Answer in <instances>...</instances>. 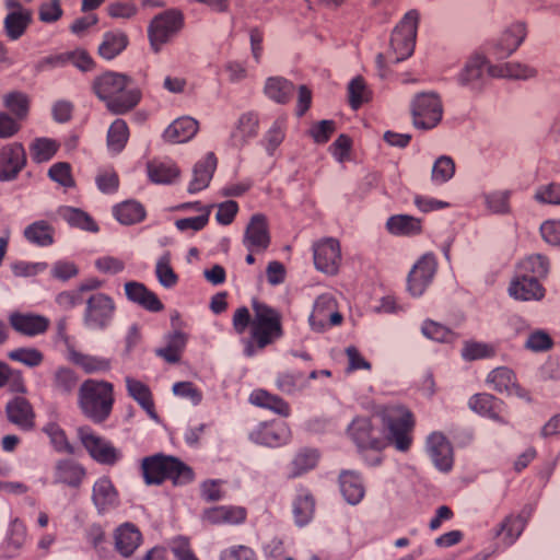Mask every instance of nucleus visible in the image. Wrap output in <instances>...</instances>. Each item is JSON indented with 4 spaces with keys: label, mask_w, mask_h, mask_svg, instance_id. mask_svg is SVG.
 Wrapping results in <instances>:
<instances>
[{
    "label": "nucleus",
    "mask_w": 560,
    "mask_h": 560,
    "mask_svg": "<svg viewBox=\"0 0 560 560\" xmlns=\"http://www.w3.org/2000/svg\"><path fill=\"white\" fill-rule=\"evenodd\" d=\"M277 388L287 395H294L302 392L308 385L303 373H281L276 381Z\"/></svg>",
    "instance_id": "nucleus-56"
},
{
    "label": "nucleus",
    "mask_w": 560,
    "mask_h": 560,
    "mask_svg": "<svg viewBox=\"0 0 560 560\" xmlns=\"http://www.w3.org/2000/svg\"><path fill=\"white\" fill-rule=\"evenodd\" d=\"M489 63L487 57L481 52H472L465 61L460 71L456 74V83L474 93H479L486 85Z\"/></svg>",
    "instance_id": "nucleus-9"
},
{
    "label": "nucleus",
    "mask_w": 560,
    "mask_h": 560,
    "mask_svg": "<svg viewBox=\"0 0 560 560\" xmlns=\"http://www.w3.org/2000/svg\"><path fill=\"white\" fill-rule=\"evenodd\" d=\"M26 165V152L19 142H12L0 149V182L14 180Z\"/></svg>",
    "instance_id": "nucleus-16"
},
{
    "label": "nucleus",
    "mask_w": 560,
    "mask_h": 560,
    "mask_svg": "<svg viewBox=\"0 0 560 560\" xmlns=\"http://www.w3.org/2000/svg\"><path fill=\"white\" fill-rule=\"evenodd\" d=\"M95 94L106 102L115 114H125L132 109L141 98V92L130 86V79L121 73L105 72L93 82Z\"/></svg>",
    "instance_id": "nucleus-3"
},
{
    "label": "nucleus",
    "mask_w": 560,
    "mask_h": 560,
    "mask_svg": "<svg viewBox=\"0 0 560 560\" xmlns=\"http://www.w3.org/2000/svg\"><path fill=\"white\" fill-rule=\"evenodd\" d=\"M184 15L176 9L166 10L155 15L148 26L150 46L154 52L170 43L183 28Z\"/></svg>",
    "instance_id": "nucleus-7"
},
{
    "label": "nucleus",
    "mask_w": 560,
    "mask_h": 560,
    "mask_svg": "<svg viewBox=\"0 0 560 560\" xmlns=\"http://www.w3.org/2000/svg\"><path fill=\"white\" fill-rule=\"evenodd\" d=\"M3 105L16 119H24L28 113L30 100L25 93L13 91L3 96Z\"/></svg>",
    "instance_id": "nucleus-59"
},
{
    "label": "nucleus",
    "mask_w": 560,
    "mask_h": 560,
    "mask_svg": "<svg viewBox=\"0 0 560 560\" xmlns=\"http://www.w3.org/2000/svg\"><path fill=\"white\" fill-rule=\"evenodd\" d=\"M125 293L129 301L139 304L147 311L156 313L164 308L156 294L150 291L143 283L129 281L125 283Z\"/></svg>",
    "instance_id": "nucleus-26"
},
{
    "label": "nucleus",
    "mask_w": 560,
    "mask_h": 560,
    "mask_svg": "<svg viewBox=\"0 0 560 560\" xmlns=\"http://www.w3.org/2000/svg\"><path fill=\"white\" fill-rule=\"evenodd\" d=\"M115 313L113 299L105 293H93L88 300L83 314L85 327L92 330H103L112 322Z\"/></svg>",
    "instance_id": "nucleus-10"
},
{
    "label": "nucleus",
    "mask_w": 560,
    "mask_h": 560,
    "mask_svg": "<svg viewBox=\"0 0 560 560\" xmlns=\"http://www.w3.org/2000/svg\"><path fill=\"white\" fill-rule=\"evenodd\" d=\"M386 230L395 236L413 237L423 230V221L409 214H394L386 221Z\"/></svg>",
    "instance_id": "nucleus-28"
},
{
    "label": "nucleus",
    "mask_w": 560,
    "mask_h": 560,
    "mask_svg": "<svg viewBox=\"0 0 560 560\" xmlns=\"http://www.w3.org/2000/svg\"><path fill=\"white\" fill-rule=\"evenodd\" d=\"M180 208H183V209L194 208L197 211H199L200 214H198L196 217H191V218H184V219L176 220L175 226L178 231L186 232L188 230H191L194 232H198V231L202 230L208 224L209 217H210V207H205L200 202H195V203L182 205Z\"/></svg>",
    "instance_id": "nucleus-48"
},
{
    "label": "nucleus",
    "mask_w": 560,
    "mask_h": 560,
    "mask_svg": "<svg viewBox=\"0 0 560 560\" xmlns=\"http://www.w3.org/2000/svg\"><path fill=\"white\" fill-rule=\"evenodd\" d=\"M86 476L85 468L73 459H61L54 469V482L79 488Z\"/></svg>",
    "instance_id": "nucleus-25"
},
{
    "label": "nucleus",
    "mask_w": 560,
    "mask_h": 560,
    "mask_svg": "<svg viewBox=\"0 0 560 560\" xmlns=\"http://www.w3.org/2000/svg\"><path fill=\"white\" fill-rule=\"evenodd\" d=\"M412 124L417 129L435 128L443 118V103L439 94L425 92L417 94L411 101Z\"/></svg>",
    "instance_id": "nucleus-8"
},
{
    "label": "nucleus",
    "mask_w": 560,
    "mask_h": 560,
    "mask_svg": "<svg viewBox=\"0 0 560 560\" xmlns=\"http://www.w3.org/2000/svg\"><path fill=\"white\" fill-rule=\"evenodd\" d=\"M419 18L420 15L417 10H410L394 28L389 47L395 62L402 61L412 55L416 46Z\"/></svg>",
    "instance_id": "nucleus-6"
},
{
    "label": "nucleus",
    "mask_w": 560,
    "mask_h": 560,
    "mask_svg": "<svg viewBox=\"0 0 560 560\" xmlns=\"http://www.w3.org/2000/svg\"><path fill=\"white\" fill-rule=\"evenodd\" d=\"M491 78L522 79L526 80L536 75V70L520 62H506L488 67Z\"/></svg>",
    "instance_id": "nucleus-44"
},
{
    "label": "nucleus",
    "mask_w": 560,
    "mask_h": 560,
    "mask_svg": "<svg viewBox=\"0 0 560 560\" xmlns=\"http://www.w3.org/2000/svg\"><path fill=\"white\" fill-rule=\"evenodd\" d=\"M315 512V500L307 490H301L293 501V515L298 526L311 522Z\"/></svg>",
    "instance_id": "nucleus-50"
},
{
    "label": "nucleus",
    "mask_w": 560,
    "mask_h": 560,
    "mask_svg": "<svg viewBox=\"0 0 560 560\" xmlns=\"http://www.w3.org/2000/svg\"><path fill=\"white\" fill-rule=\"evenodd\" d=\"M114 217L125 225H132L145 218L144 207L135 200L124 201L113 209Z\"/></svg>",
    "instance_id": "nucleus-49"
},
{
    "label": "nucleus",
    "mask_w": 560,
    "mask_h": 560,
    "mask_svg": "<svg viewBox=\"0 0 560 560\" xmlns=\"http://www.w3.org/2000/svg\"><path fill=\"white\" fill-rule=\"evenodd\" d=\"M10 324L20 334L37 336L47 330L49 319L36 314L14 313L10 316Z\"/></svg>",
    "instance_id": "nucleus-29"
},
{
    "label": "nucleus",
    "mask_w": 560,
    "mask_h": 560,
    "mask_svg": "<svg viewBox=\"0 0 560 560\" xmlns=\"http://www.w3.org/2000/svg\"><path fill=\"white\" fill-rule=\"evenodd\" d=\"M469 408L486 418L500 424H509V417L505 404L487 393L476 394L469 398Z\"/></svg>",
    "instance_id": "nucleus-19"
},
{
    "label": "nucleus",
    "mask_w": 560,
    "mask_h": 560,
    "mask_svg": "<svg viewBox=\"0 0 560 560\" xmlns=\"http://www.w3.org/2000/svg\"><path fill=\"white\" fill-rule=\"evenodd\" d=\"M550 270L549 259L541 254H533L522 259L516 267L515 272L535 278L540 281L545 279Z\"/></svg>",
    "instance_id": "nucleus-39"
},
{
    "label": "nucleus",
    "mask_w": 560,
    "mask_h": 560,
    "mask_svg": "<svg viewBox=\"0 0 560 560\" xmlns=\"http://www.w3.org/2000/svg\"><path fill=\"white\" fill-rule=\"evenodd\" d=\"M43 432L48 435L55 450L59 453H73V447L68 442L65 431L55 422L44 425Z\"/></svg>",
    "instance_id": "nucleus-63"
},
{
    "label": "nucleus",
    "mask_w": 560,
    "mask_h": 560,
    "mask_svg": "<svg viewBox=\"0 0 560 560\" xmlns=\"http://www.w3.org/2000/svg\"><path fill=\"white\" fill-rule=\"evenodd\" d=\"M114 541L117 552L128 558L140 547L142 534L135 524L126 522L115 529Z\"/></svg>",
    "instance_id": "nucleus-22"
},
{
    "label": "nucleus",
    "mask_w": 560,
    "mask_h": 560,
    "mask_svg": "<svg viewBox=\"0 0 560 560\" xmlns=\"http://www.w3.org/2000/svg\"><path fill=\"white\" fill-rule=\"evenodd\" d=\"M187 342V336L182 331H174L166 337V346L156 350V355L168 363H177L180 360Z\"/></svg>",
    "instance_id": "nucleus-51"
},
{
    "label": "nucleus",
    "mask_w": 560,
    "mask_h": 560,
    "mask_svg": "<svg viewBox=\"0 0 560 560\" xmlns=\"http://www.w3.org/2000/svg\"><path fill=\"white\" fill-rule=\"evenodd\" d=\"M287 120L283 117L277 118L264 137L265 148L269 155H272L285 138Z\"/></svg>",
    "instance_id": "nucleus-58"
},
{
    "label": "nucleus",
    "mask_w": 560,
    "mask_h": 560,
    "mask_svg": "<svg viewBox=\"0 0 560 560\" xmlns=\"http://www.w3.org/2000/svg\"><path fill=\"white\" fill-rule=\"evenodd\" d=\"M141 470L147 485H161L168 479L175 486H184L195 478L191 467L174 456L163 454L144 457Z\"/></svg>",
    "instance_id": "nucleus-4"
},
{
    "label": "nucleus",
    "mask_w": 560,
    "mask_h": 560,
    "mask_svg": "<svg viewBox=\"0 0 560 560\" xmlns=\"http://www.w3.org/2000/svg\"><path fill=\"white\" fill-rule=\"evenodd\" d=\"M8 419L23 430L34 425V412L31 404L23 397H15L5 408Z\"/></svg>",
    "instance_id": "nucleus-33"
},
{
    "label": "nucleus",
    "mask_w": 560,
    "mask_h": 560,
    "mask_svg": "<svg viewBox=\"0 0 560 560\" xmlns=\"http://www.w3.org/2000/svg\"><path fill=\"white\" fill-rule=\"evenodd\" d=\"M349 104L358 109L364 103L372 100V91L361 75L353 78L348 84Z\"/></svg>",
    "instance_id": "nucleus-54"
},
{
    "label": "nucleus",
    "mask_w": 560,
    "mask_h": 560,
    "mask_svg": "<svg viewBox=\"0 0 560 560\" xmlns=\"http://www.w3.org/2000/svg\"><path fill=\"white\" fill-rule=\"evenodd\" d=\"M78 384L75 372L69 368L60 366L54 373L52 387L63 394L71 393Z\"/></svg>",
    "instance_id": "nucleus-61"
},
{
    "label": "nucleus",
    "mask_w": 560,
    "mask_h": 560,
    "mask_svg": "<svg viewBox=\"0 0 560 560\" xmlns=\"http://www.w3.org/2000/svg\"><path fill=\"white\" fill-rule=\"evenodd\" d=\"M217 158L212 152H208L195 164L192 168V178L188 185V191L190 194L199 192L209 186L217 168Z\"/></svg>",
    "instance_id": "nucleus-24"
},
{
    "label": "nucleus",
    "mask_w": 560,
    "mask_h": 560,
    "mask_svg": "<svg viewBox=\"0 0 560 560\" xmlns=\"http://www.w3.org/2000/svg\"><path fill=\"white\" fill-rule=\"evenodd\" d=\"M487 383L499 393L523 396V389L518 386L514 372L509 368L500 366L492 370L487 376Z\"/></svg>",
    "instance_id": "nucleus-31"
},
{
    "label": "nucleus",
    "mask_w": 560,
    "mask_h": 560,
    "mask_svg": "<svg viewBox=\"0 0 560 560\" xmlns=\"http://www.w3.org/2000/svg\"><path fill=\"white\" fill-rule=\"evenodd\" d=\"M436 271L433 254H424L413 266L408 276V290L413 296H420L431 283Z\"/></svg>",
    "instance_id": "nucleus-18"
},
{
    "label": "nucleus",
    "mask_w": 560,
    "mask_h": 560,
    "mask_svg": "<svg viewBox=\"0 0 560 560\" xmlns=\"http://www.w3.org/2000/svg\"><path fill=\"white\" fill-rule=\"evenodd\" d=\"M27 529L19 517L11 520L4 540L0 546V556L14 558L19 556L26 542Z\"/></svg>",
    "instance_id": "nucleus-23"
},
{
    "label": "nucleus",
    "mask_w": 560,
    "mask_h": 560,
    "mask_svg": "<svg viewBox=\"0 0 560 560\" xmlns=\"http://www.w3.org/2000/svg\"><path fill=\"white\" fill-rule=\"evenodd\" d=\"M308 320L312 329L318 332L341 324L342 316L337 311L336 300L330 293L320 294L315 300Z\"/></svg>",
    "instance_id": "nucleus-13"
},
{
    "label": "nucleus",
    "mask_w": 560,
    "mask_h": 560,
    "mask_svg": "<svg viewBox=\"0 0 560 560\" xmlns=\"http://www.w3.org/2000/svg\"><path fill=\"white\" fill-rule=\"evenodd\" d=\"M424 337L438 342H453L456 335L447 327L433 320H424L421 326Z\"/></svg>",
    "instance_id": "nucleus-60"
},
{
    "label": "nucleus",
    "mask_w": 560,
    "mask_h": 560,
    "mask_svg": "<svg viewBox=\"0 0 560 560\" xmlns=\"http://www.w3.org/2000/svg\"><path fill=\"white\" fill-rule=\"evenodd\" d=\"M249 438L257 444L278 447L290 441L291 430L288 423L281 420L265 422L254 429Z\"/></svg>",
    "instance_id": "nucleus-17"
},
{
    "label": "nucleus",
    "mask_w": 560,
    "mask_h": 560,
    "mask_svg": "<svg viewBox=\"0 0 560 560\" xmlns=\"http://www.w3.org/2000/svg\"><path fill=\"white\" fill-rule=\"evenodd\" d=\"M527 36V28L525 23L515 22L508 26L502 33L498 42V50L500 56H510L524 42Z\"/></svg>",
    "instance_id": "nucleus-34"
},
{
    "label": "nucleus",
    "mask_w": 560,
    "mask_h": 560,
    "mask_svg": "<svg viewBox=\"0 0 560 560\" xmlns=\"http://www.w3.org/2000/svg\"><path fill=\"white\" fill-rule=\"evenodd\" d=\"M125 382L128 395L133 398L143 410H145L151 419L156 420L158 415L155 412L154 401L149 386L130 376H127Z\"/></svg>",
    "instance_id": "nucleus-36"
},
{
    "label": "nucleus",
    "mask_w": 560,
    "mask_h": 560,
    "mask_svg": "<svg viewBox=\"0 0 560 560\" xmlns=\"http://www.w3.org/2000/svg\"><path fill=\"white\" fill-rule=\"evenodd\" d=\"M495 354V348L486 342L467 341L462 349V357L466 361L491 358Z\"/></svg>",
    "instance_id": "nucleus-62"
},
{
    "label": "nucleus",
    "mask_w": 560,
    "mask_h": 560,
    "mask_svg": "<svg viewBox=\"0 0 560 560\" xmlns=\"http://www.w3.org/2000/svg\"><path fill=\"white\" fill-rule=\"evenodd\" d=\"M246 517V509L235 505L214 506L203 513V520L213 525H237L244 523Z\"/></svg>",
    "instance_id": "nucleus-27"
},
{
    "label": "nucleus",
    "mask_w": 560,
    "mask_h": 560,
    "mask_svg": "<svg viewBox=\"0 0 560 560\" xmlns=\"http://www.w3.org/2000/svg\"><path fill=\"white\" fill-rule=\"evenodd\" d=\"M155 275L164 288H173L178 282V277L171 266V258L168 254L163 255L156 262Z\"/></svg>",
    "instance_id": "nucleus-64"
},
{
    "label": "nucleus",
    "mask_w": 560,
    "mask_h": 560,
    "mask_svg": "<svg viewBox=\"0 0 560 560\" xmlns=\"http://www.w3.org/2000/svg\"><path fill=\"white\" fill-rule=\"evenodd\" d=\"M509 294L518 301H539L545 296V288L535 278L515 272L509 285Z\"/></svg>",
    "instance_id": "nucleus-21"
},
{
    "label": "nucleus",
    "mask_w": 560,
    "mask_h": 560,
    "mask_svg": "<svg viewBox=\"0 0 560 560\" xmlns=\"http://www.w3.org/2000/svg\"><path fill=\"white\" fill-rule=\"evenodd\" d=\"M415 420L412 413L400 405L384 406L373 418L357 417L348 425V434L360 451L381 452L393 445L407 452L412 444Z\"/></svg>",
    "instance_id": "nucleus-1"
},
{
    "label": "nucleus",
    "mask_w": 560,
    "mask_h": 560,
    "mask_svg": "<svg viewBox=\"0 0 560 560\" xmlns=\"http://www.w3.org/2000/svg\"><path fill=\"white\" fill-rule=\"evenodd\" d=\"M455 174V162L448 155H441L432 166L431 180L434 185H443L451 180Z\"/></svg>",
    "instance_id": "nucleus-57"
},
{
    "label": "nucleus",
    "mask_w": 560,
    "mask_h": 560,
    "mask_svg": "<svg viewBox=\"0 0 560 560\" xmlns=\"http://www.w3.org/2000/svg\"><path fill=\"white\" fill-rule=\"evenodd\" d=\"M258 132V117L255 113L241 115L235 128L231 133V142L234 147L241 148L247 141L256 137Z\"/></svg>",
    "instance_id": "nucleus-38"
},
{
    "label": "nucleus",
    "mask_w": 560,
    "mask_h": 560,
    "mask_svg": "<svg viewBox=\"0 0 560 560\" xmlns=\"http://www.w3.org/2000/svg\"><path fill=\"white\" fill-rule=\"evenodd\" d=\"M512 190H493L482 195L486 209L493 214H509L511 212L510 199Z\"/></svg>",
    "instance_id": "nucleus-52"
},
{
    "label": "nucleus",
    "mask_w": 560,
    "mask_h": 560,
    "mask_svg": "<svg viewBox=\"0 0 560 560\" xmlns=\"http://www.w3.org/2000/svg\"><path fill=\"white\" fill-rule=\"evenodd\" d=\"M264 92L271 101L285 104L293 95L294 84L282 77H270L266 80Z\"/></svg>",
    "instance_id": "nucleus-43"
},
{
    "label": "nucleus",
    "mask_w": 560,
    "mask_h": 560,
    "mask_svg": "<svg viewBox=\"0 0 560 560\" xmlns=\"http://www.w3.org/2000/svg\"><path fill=\"white\" fill-rule=\"evenodd\" d=\"M526 526V518L522 515H509L495 530L497 537H502L503 544L509 547L513 545L523 533Z\"/></svg>",
    "instance_id": "nucleus-47"
},
{
    "label": "nucleus",
    "mask_w": 560,
    "mask_h": 560,
    "mask_svg": "<svg viewBox=\"0 0 560 560\" xmlns=\"http://www.w3.org/2000/svg\"><path fill=\"white\" fill-rule=\"evenodd\" d=\"M254 315L246 306L236 308L232 325L237 335H243L249 328V337L243 338L244 354L248 358L275 343L283 336L282 316L276 308L258 302L252 303Z\"/></svg>",
    "instance_id": "nucleus-2"
},
{
    "label": "nucleus",
    "mask_w": 560,
    "mask_h": 560,
    "mask_svg": "<svg viewBox=\"0 0 560 560\" xmlns=\"http://www.w3.org/2000/svg\"><path fill=\"white\" fill-rule=\"evenodd\" d=\"M199 129L196 119L184 116L175 119L163 132V138L173 143H184L192 139Z\"/></svg>",
    "instance_id": "nucleus-30"
},
{
    "label": "nucleus",
    "mask_w": 560,
    "mask_h": 560,
    "mask_svg": "<svg viewBox=\"0 0 560 560\" xmlns=\"http://www.w3.org/2000/svg\"><path fill=\"white\" fill-rule=\"evenodd\" d=\"M243 245L250 253H264L270 245L271 237L267 217L255 213L250 217L243 235Z\"/></svg>",
    "instance_id": "nucleus-15"
},
{
    "label": "nucleus",
    "mask_w": 560,
    "mask_h": 560,
    "mask_svg": "<svg viewBox=\"0 0 560 560\" xmlns=\"http://www.w3.org/2000/svg\"><path fill=\"white\" fill-rule=\"evenodd\" d=\"M315 268L328 276H335L341 265L340 243L334 237H325L313 244Z\"/></svg>",
    "instance_id": "nucleus-12"
},
{
    "label": "nucleus",
    "mask_w": 560,
    "mask_h": 560,
    "mask_svg": "<svg viewBox=\"0 0 560 560\" xmlns=\"http://www.w3.org/2000/svg\"><path fill=\"white\" fill-rule=\"evenodd\" d=\"M78 436L90 456L102 465H115L121 458V453L109 441L97 435L91 428L78 429Z\"/></svg>",
    "instance_id": "nucleus-11"
},
{
    "label": "nucleus",
    "mask_w": 560,
    "mask_h": 560,
    "mask_svg": "<svg viewBox=\"0 0 560 560\" xmlns=\"http://www.w3.org/2000/svg\"><path fill=\"white\" fill-rule=\"evenodd\" d=\"M425 448L432 463L440 471L447 472L452 469L454 464L453 447L443 433H431L427 439Z\"/></svg>",
    "instance_id": "nucleus-20"
},
{
    "label": "nucleus",
    "mask_w": 560,
    "mask_h": 560,
    "mask_svg": "<svg viewBox=\"0 0 560 560\" xmlns=\"http://www.w3.org/2000/svg\"><path fill=\"white\" fill-rule=\"evenodd\" d=\"M147 172L150 180L155 184H173L180 175V170L170 159H154L147 165Z\"/></svg>",
    "instance_id": "nucleus-32"
},
{
    "label": "nucleus",
    "mask_w": 560,
    "mask_h": 560,
    "mask_svg": "<svg viewBox=\"0 0 560 560\" xmlns=\"http://www.w3.org/2000/svg\"><path fill=\"white\" fill-rule=\"evenodd\" d=\"M91 501L97 514L102 516L119 508V491L108 476H102L94 481Z\"/></svg>",
    "instance_id": "nucleus-14"
},
{
    "label": "nucleus",
    "mask_w": 560,
    "mask_h": 560,
    "mask_svg": "<svg viewBox=\"0 0 560 560\" xmlns=\"http://www.w3.org/2000/svg\"><path fill=\"white\" fill-rule=\"evenodd\" d=\"M128 36L120 31L106 32L98 46V54L106 60H112L120 55L128 46Z\"/></svg>",
    "instance_id": "nucleus-42"
},
{
    "label": "nucleus",
    "mask_w": 560,
    "mask_h": 560,
    "mask_svg": "<svg viewBox=\"0 0 560 560\" xmlns=\"http://www.w3.org/2000/svg\"><path fill=\"white\" fill-rule=\"evenodd\" d=\"M57 213L72 228H78L89 232L98 231L96 222L81 209L63 206L58 208Z\"/></svg>",
    "instance_id": "nucleus-45"
},
{
    "label": "nucleus",
    "mask_w": 560,
    "mask_h": 560,
    "mask_svg": "<svg viewBox=\"0 0 560 560\" xmlns=\"http://www.w3.org/2000/svg\"><path fill=\"white\" fill-rule=\"evenodd\" d=\"M249 401L255 406L272 410L283 417H288L290 415V406L287 401L264 389L254 390L249 396Z\"/></svg>",
    "instance_id": "nucleus-46"
},
{
    "label": "nucleus",
    "mask_w": 560,
    "mask_h": 560,
    "mask_svg": "<svg viewBox=\"0 0 560 560\" xmlns=\"http://www.w3.org/2000/svg\"><path fill=\"white\" fill-rule=\"evenodd\" d=\"M129 138L127 122L122 119H116L107 132V147L110 152L119 153L125 148Z\"/></svg>",
    "instance_id": "nucleus-53"
},
{
    "label": "nucleus",
    "mask_w": 560,
    "mask_h": 560,
    "mask_svg": "<svg viewBox=\"0 0 560 560\" xmlns=\"http://www.w3.org/2000/svg\"><path fill=\"white\" fill-rule=\"evenodd\" d=\"M319 453L314 448H303L294 456L291 463L292 477H299L316 467Z\"/></svg>",
    "instance_id": "nucleus-55"
},
{
    "label": "nucleus",
    "mask_w": 560,
    "mask_h": 560,
    "mask_svg": "<svg viewBox=\"0 0 560 560\" xmlns=\"http://www.w3.org/2000/svg\"><path fill=\"white\" fill-rule=\"evenodd\" d=\"M114 401V386L109 382L90 378L80 386V408L84 416L95 423H101L109 417Z\"/></svg>",
    "instance_id": "nucleus-5"
},
{
    "label": "nucleus",
    "mask_w": 560,
    "mask_h": 560,
    "mask_svg": "<svg viewBox=\"0 0 560 560\" xmlns=\"http://www.w3.org/2000/svg\"><path fill=\"white\" fill-rule=\"evenodd\" d=\"M25 240L38 247H47L55 243V229L45 220H38L24 229Z\"/></svg>",
    "instance_id": "nucleus-41"
},
{
    "label": "nucleus",
    "mask_w": 560,
    "mask_h": 560,
    "mask_svg": "<svg viewBox=\"0 0 560 560\" xmlns=\"http://www.w3.org/2000/svg\"><path fill=\"white\" fill-rule=\"evenodd\" d=\"M340 491L345 500L355 505L360 503L365 494V488L361 476L352 470H345L339 476Z\"/></svg>",
    "instance_id": "nucleus-35"
},
{
    "label": "nucleus",
    "mask_w": 560,
    "mask_h": 560,
    "mask_svg": "<svg viewBox=\"0 0 560 560\" xmlns=\"http://www.w3.org/2000/svg\"><path fill=\"white\" fill-rule=\"evenodd\" d=\"M69 361L80 366L86 374L105 373L112 368V360L105 357L91 355L70 349Z\"/></svg>",
    "instance_id": "nucleus-37"
},
{
    "label": "nucleus",
    "mask_w": 560,
    "mask_h": 560,
    "mask_svg": "<svg viewBox=\"0 0 560 560\" xmlns=\"http://www.w3.org/2000/svg\"><path fill=\"white\" fill-rule=\"evenodd\" d=\"M32 22V12L28 9L11 11L4 19V32L9 39L18 40L26 32Z\"/></svg>",
    "instance_id": "nucleus-40"
}]
</instances>
